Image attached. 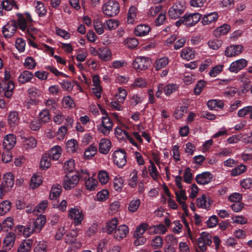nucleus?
I'll return each mask as SVG.
<instances>
[{
	"label": "nucleus",
	"instance_id": "nucleus-44",
	"mask_svg": "<svg viewBox=\"0 0 252 252\" xmlns=\"http://www.w3.org/2000/svg\"><path fill=\"white\" fill-rule=\"evenodd\" d=\"M141 201L139 199L134 198L129 202L128 210L131 213L135 212L139 208Z\"/></svg>",
	"mask_w": 252,
	"mask_h": 252
},
{
	"label": "nucleus",
	"instance_id": "nucleus-39",
	"mask_svg": "<svg viewBox=\"0 0 252 252\" xmlns=\"http://www.w3.org/2000/svg\"><path fill=\"white\" fill-rule=\"evenodd\" d=\"M137 16V8L134 6H131L128 10L127 21L128 24H133L135 21Z\"/></svg>",
	"mask_w": 252,
	"mask_h": 252
},
{
	"label": "nucleus",
	"instance_id": "nucleus-11",
	"mask_svg": "<svg viewBox=\"0 0 252 252\" xmlns=\"http://www.w3.org/2000/svg\"><path fill=\"white\" fill-rule=\"evenodd\" d=\"M149 58L144 57H138L133 62V67L135 69L145 70L150 65Z\"/></svg>",
	"mask_w": 252,
	"mask_h": 252
},
{
	"label": "nucleus",
	"instance_id": "nucleus-5",
	"mask_svg": "<svg viewBox=\"0 0 252 252\" xmlns=\"http://www.w3.org/2000/svg\"><path fill=\"white\" fill-rule=\"evenodd\" d=\"M212 235L206 232H202L197 239V244L201 252H205L207 249V246H210L212 243Z\"/></svg>",
	"mask_w": 252,
	"mask_h": 252
},
{
	"label": "nucleus",
	"instance_id": "nucleus-2",
	"mask_svg": "<svg viewBox=\"0 0 252 252\" xmlns=\"http://www.w3.org/2000/svg\"><path fill=\"white\" fill-rule=\"evenodd\" d=\"M113 122L108 116H102L101 122L96 126L97 130L104 135L107 136L113 129Z\"/></svg>",
	"mask_w": 252,
	"mask_h": 252
},
{
	"label": "nucleus",
	"instance_id": "nucleus-9",
	"mask_svg": "<svg viewBox=\"0 0 252 252\" xmlns=\"http://www.w3.org/2000/svg\"><path fill=\"white\" fill-rule=\"evenodd\" d=\"M79 181L78 175L67 174L63 179V187L65 190H70L78 184Z\"/></svg>",
	"mask_w": 252,
	"mask_h": 252
},
{
	"label": "nucleus",
	"instance_id": "nucleus-58",
	"mask_svg": "<svg viewBox=\"0 0 252 252\" xmlns=\"http://www.w3.org/2000/svg\"><path fill=\"white\" fill-rule=\"evenodd\" d=\"M207 44L210 49L216 50L221 47L222 41L219 39H214L209 40Z\"/></svg>",
	"mask_w": 252,
	"mask_h": 252
},
{
	"label": "nucleus",
	"instance_id": "nucleus-62",
	"mask_svg": "<svg viewBox=\"0 0 252 252\" xmlns=\"http://www.w3.org/2000/svg\"><path fill=\"white\" fill-rule=\"evenodd\" d=\"M223 64L217 65L211 68L209 72V74L211 77H215L220 73L223 68Z\"/></svg>",
	"mask_w": 252,
	"mask_h": 252
},
{
	"label": "nucleus",
	"instance_id": "nucleus-20",
	"mask_svg": "<svg viewBox=\"0 0 252 252\" xmlns=\"http://www.w3.org/2000/svg\"><path fill=\"white\" fill-rule=\"evenodd\" d=\"M151 31L150 27L146 24L138 25L134 30L135 34L138 36H144L148 34Z\"/></svg>",
	"mask_w": 252,
	"mask_h": 252
},
{
	"label": "nucleus",
	"instance_id": "nucleus-21",
	"mask_svg": "<svg viewBox=\"0 0 252 252\" xmlns=\"http://www.w3.org/2000/svg\"><path fill=\"white\" fill-rule=\"evenodd\" d=\"M32 244L33 241L32 239H25L19 245L17 252H29Z\"/></svg>",
	"mask_w": 252,
	"mask_h": 252
},
{
	"label": "nucleus",
	"instance_id": "nucleus-13",
	"mask_svg": "<svg viewBox=\"0 0 252 252\" xmlns=\"http://www.w3.org/2000/svg\"><path fill=\"white\" fill-rule=\"evenodd\" d=\"M129 228L125 225H120L115 230L114 232V237L118 241H120L125 238L128 234Z\"/></svg>",
	"mask_w": 252,
	"mask_h": 252
},
{
	"label": "nucleus",
	"instance_id": "nucleus-57",
	"mask_svg": "<svg viewBox=\"0 0 252 252\" xmlns=\"http://www.w3.org/2000/svg\"><path fill=\"white\" fill-rule=\"evenodd\" d=\"M35 11L39 17H42L46 13L44 4L40 1L36 2Z\"/></svg>",
	"mask_w": 252,
	"mask_h": 252
},
{
	"label": "nucleus",
	"instance_id": "nucleus-56",
	"mask_svg": "<svg viewBox=\"0 0 252 252\" xmlns=\"http://www.w3.org/2000/svg\"><path fill=\"white\" fill-rule=\"evenodd\" d=\"M148 228V223H142L140 224L137 227L133 234V236H143V234L145 233Z\"/></svg>",
	"mask_w": 252,
	"mask_h": 252
},
{
	"label": "nucleus",
	"instance_id": "nucleus-59",
	"mask_svg": "<svg viewBox=\"0 0 252 252\" xmlns=\"http://www.w3.org/2000/svg\"><path fill=\"white\" fill-rule=\"evenodd\" d=\"M137 172L133 170L129 175L128 185L131 188H135L137 184Z\"/></svg>",
	"mask_w": 252,
	"mask_h": 252
},
{
	"label": "nucleus",
	"instance_id": "nucleus-29",
	"mask_svg": "<svg viewBox=\"0 0 252 252\" xmlns=\"http://www.w3.org/2000/svg\"><path fill=\"white\" fill-rule=\"evenodd\" d=\"M46 221L45 216L40 215L34 220L33 223V227L35 229L37 232H39L44 226Z\"/></svg>",
	"mask_w": 252,
	"mask_h": 252
},
{
	"label": "nucleus",
	"instance_id": "nucleus-28",
	"mask_svg": "<svg viewBox=\"0 0 252 252\" xmlns=\"http://www.w3.org/2000/svg\"><path fill=\"white\" fill-rule=\"evenodd\" d=\"M180 56L183 59L189 61L194 58L195 52L191 48H185L182 50Z\"/></svg>",
	"mask_w": 252,
	"mask_h": 252
},
{
	"label": "nucleus",
	"instance_id": "nucleus-41",
	"mask_svg": "<svg viewBox=\"0 0 252 252\" xmlns=\"http://www.w3.org/2000/svg\"><path fill=\"white\" fill-rule=\"evenodd\" d=\"M119 25V21L117 20L114 19H110L106 20L104 23V26L105 29L109 31H112L116 29Z\"/></svg>",
	"mask_w": 252,
	"mask_h": 252
},
{
	"label": "nucleus",
	"instance_id": "nucleus-43",
	"mask_svg": "<svg viewBox=\"0 0 252 252\" xmlns=\"http://www.w3.org/2000/svg\"><path fill=\"white\" fill-rule=\"evenodd\" d=\"M62 105L66 109H72L75 107L73 99L69 95L65 96L62 99Z\"/></svg>",
	"mask_w": 252,
	"mask_h": 252
},
{
	"label": "nucleus",
	"instance_id": "nucleus-4",
	"mask_svg": "<svg viewBox=\"0 0 252 252\" xmlns=\"http://www.w3.org/2000/svg\"><path fill=\"white\" fill-rule=\"evenodd\" d=\"M185 8L184 2H176L169 8L168 15L171 19H177L184 13Z\"/></svg>",
	"mask_w": 252,
	"mask_h": 252
},
{
	"label": "nucleus",
	"instance_id": "nucleus-64",
	"mask_svg": "<svg viewBox=\"0 0 252 252\" xmlns=\"http://www.w3.org/2000/svg\"><path fill=\"white\" fill-rule=\"evenodd\" d=\"M64 119L65 116L63 115V113L62 111L58 110L55 113V115L53 118V120L56 124L61 125L63 124Z\"/></svg>",
	"mask_w": 252,
	"mask_h": 252
},
{
	"label": "nucleus",
	"instance_id": "nucleus-35",
	"mask_svg": "<svg viewBox=\"0 0 252 252\" xmlns=\"http://www.w3.org/2000/svg\"><path fill=\"white\" fill-rule=\"evenodd\" d=\"M250 114V118L252 120V105H248L239 109L237 112V116L240 118L245 117Z\"/></svg>",
	"mask_w": 252,
	"mask_h": 252
},
{
	"label": "nucleus",
	"instance_id": "nucleus-18",
	"mask_svg": "<svg viewBox=\"0 0 252 252\" xmlns=\"http://www.w3.org/2000/svg\"><path fill=\"white\" fill-rule=\"evenodd\" d=\"M111 147V141L106 138L101 139L99 143V152L103 154H107Z\"/></svg>",
	"mask_w": 252,
	"mask_h": 252
},
{
	"label": "nucleus",
	"instance_id": "nucleus-32",
	"mask_svg": "<svg viewBox=\"0 0 252 252\" xmlns=\"http://www.w3.org/2000/svg\"><path fill=\"white\" fill-rule=\"evenodd\" d=\"M118 219L114 218L108 221L105 225V231L108 234H111L117 228Z\"/></svg>",
	"mask_w": 252,
	"mask_h": 252
},
{
	"label": "nucleus",
	"instance_id": "nucleus-22",
	"mask_svg": "<svg viewBox=\"0 0 252 252\" xmlns=\"http://www.w3.org/2000/svg\"><path fill=\"white\" fill-rule=\"evenodd\" d=\"M50 158L53 160H57L60 158L62 153V149L59 145L53 147L47 153Z\"/></svg>",
	"mask_w": 252,
	"mask_h": 252
},
{
	"label": "nucleus",
	"instance_id": "nucleus-3",
	"mask_svg": "<svg viewBox=\"0 0 252 252\" xmlns=\"http://www.w3.org/2000/svg\"><path fill=\"white\" fill-rule=\"evenodd\" d=\"M68 216L73 221L75 225H80L84 219L83 211L77 206L70 208L68 210Z\"/></svg>",
	"mask_w": 252,
	"mask_h": 252
},
{
	"label": "nucleus",
	"instance_id": "nucleus-50",
	"mask_svg": "<svg viewBox=\"0 0 252 252\" xmlns=\"http://www.w3.org/2000/svg\"><path fill=\"white\" fill-rule=\"evenodd\" d=\"M163 240L159 236H155L152 240L151 245L155 249H159L162 247Z\"/></svg>",
	"mask_w": 252,
	"mask_h": 252
},
{
	"label": "nucleus",
	"instance_id": "nucleus-23",
	"mask_svg": "<svg viewBox=\"0 0 252 252\" xmlns=\"http://www.w3.org/2000/svg\"><path fill=\"white\" fill-rule=\"evenodd\" d=\"M15 240L13 233H9L3 239V248L6 250H10L14 246Z\"/></svg>",
	"mask_w": 252,
	"mask_h": 252
},
{
	"label": "nucleus",
	"instance_id": "nucleus-16",
	"mask_svg": "<svg viewBox=\"0 0 252 252\" xmlns=\"http://www.w3.org/2000/svg\"><path fill=\"white\" fill-rule=\"evenodd\" d=\"M16 29L17 27L14 22L9 23L3 26L2 32L5 38H10L14 34Z\"/></svg>",
	"mask_w": 252,
	"mask_h": 252
},
{
	"label": "nucleus",
	"instance_id": "nucleus-34",
	"mask_svg": "<svg viewBox=\"0 0 252 252\" xmlns=\"http://www.w3.org/2000/svg\"><path fill=\"white\" fill-rule=\"evenodd\" d=\"M78 144L76 140L71 139L68 140L66 143V149L68 152L74 153L78 149Z\"/></svg>",
	"mask_w": 252,
	"mask_h": 252
},
{
	"label": "nucleus",
	"instance_id": "nucleus-63",
	"mask_svg": "<svg viewBox=\"0 0 252 252\" xmlns=\"http://www.w3.org/2000/svg\"><path fill=\"white\" fill-rule=\"evenodd\" d=\"M178 89V85L176 84H168L163 88L164 94L168 96Z\"/></svg>",
	"mask_w": 252,
	"mask_h": 252
},
{
	"label": "nucleus",
	"instance_id": "nucleus-47",
	"mask_svg": "<svg viewBox=\"0 0 252 252\" xmlns=\"http://www.w3.org/2000/svg\"><path fill=\"white\" fill-rule=\"evenodd\" d=\"M34 249V252H47V242L44 240L37 241Z\"/></svg>",
	"mask_w": 252,
	"mask_h": 252
},
{
	"label": "nucleus",
	"instance_id": "nucleus-33",
	"mask_svg": "<svg viewBox=\"0 0 252 252\" xmlns=\"http://www.w3.org/2000/svg\"><path fill=\"white\" fill-rule=\"evenodd\" d=\"M36 140L32 137L25 138L23 141V148L25 150H29L35 148L36 146Z\"/></svg>",
	"mask_w": 252,
	"mask_h": 252
},
{
	"label": "nucleus",
	"instance_id": "nucleus-25",
	"mask_svg": "<svg viewBox=\"0 0 252 252\" xmlns=\"http://www.w3.org/2000/svg\"><path fill=\"white\" fill-rule=\"evenodd\" d=\"M33 78V74L28 70L22 71L18 77V81L21 84H25L30 82Z\"/></svg>",
	"mask_w": 252,
	"mask_h": 252
},
{
	"label": "nucleus",
	"instance_id": "nucleus-38",
	"mask_svg": "<svg viewBox=\"0 0 252 252\" xmlns=\"http://www.w3.org/2000/svg\"><path fill=\"white\" fill-rule=\"evenodd\" d=\"M208 108L210 110H217L218 108H222L224 103L222 101L216 99L209 100L207 103Z\"/></svg>",
	"mask_w": 252,
	"mask_h": 252
},
{
	"label": "nucleus",
	"instance_id": "nucleus-17",
	"mask_svg": "<svg viewBox=\"0 0 252 252\" xmlns=\"http://www.w3.org/2000/svg\"><path fill=\"white\" fill-rule=\"evenodd\" d=\"M33 226V225L32 223H29L27 226L19 225L17 229L20 232L22 233L24 236L28 237L34 232H36L35 229Z\"/></svg>",
	"mask_w": 252,
	"mask_h": 252
},
{
	"label": "nucleus",
	"instance_id": "nucleus-53",
	"mask_svg": "<svg viewBox=\"0 0 252 252\" xmlns=\"http://www.w3.org/2000/svg\"><path fill=\"white\" fill-rule=\"evenodd\" d=\"M175 195L176 200L179 203H182L188 199L186 191L183 189L175 191Z\"/></svg>",
	"mask_w": 252,
	"mask_h": 252
},
{
	"label": "nucleus",
	"instance_id": "nucleus-14",
	"mask_svg": "<svg viewBox=\"0 0 252 252\" xmlns=\"http://www.w3.org/2000/svg\"><path fill=\"white\" fill-rule=\"evenodd\" d=\"M16 137L13 134H7L4 138L2 146L7 150H11L15 145Z\"/></svg>",
	"mask_w": 252,
	"mask_h": 252
},
{
	"label": "nucleus",
	"instance_id": "nucleus-55",
	"mask_svg": "<svg viewBox=\"0 0 252 252\" xmlns=\"http://www.w3.org/2000/svg\"><path fill=\"white\" fill-rule=\"evenodd\" d=\"M40 122L45 124L50 120L49 110L47 108L43 109L39 114Z\"/></svg>",
	"mask_w": 252,
	"mask_h": 252
},
{
	"label": "nucleus",
	"instance_id": "nucleus-6",
	"mask_svg": "<svg viewBox=\"0 0 252 252\" xmlns=\"http://www.w3.org/2000/svg\"><path fill=\"white\" fill-rule=\"evenodd\" d=\"M18 16L17 23L19 29L23 32L27 30L29 27L28 24L32 22V16L30 13L25 12L24 14L17 13Z\"/></svg>",
	"mask_w": 252,
	"mask_h": 252
},
{
	"label": "nucleus",
	"instance_id": "nucleus-15",
	"mask_svg": "<svg viewBox=\"0 0 252 252\" xmlns=\"http://www.w3.org/2000/svg\"><path fill=\"white\" fill-rule=\"evenodd\" d=\"M213 175L209 172H204L196 176V182L199 185H206L211 182Z\"/></svg>",
	"mask_w": 252,
	"mask_h": 252
},
{
	"label": "nucleus",
	"instance_id": "nucleus-46",
	"mask_svg": "<svg viewBox=\"0 0 252 252\" xmlns=\"http://www.w3.org/2000/svg\"><path fill=\"white\" fill-rule=\"evenodd\" d=\"M124 187V179L122 177L116 176L113 181V187L115 190L120 191Z\"/></svg>",
	"mask_w": 252,
	"mask_h": 252
},
{
	"label": "nucleus",
	"instance_id": "nucleus-36",
	"mask_svg": "<svg viewBox=\"0 0 252 252\" xmlns=\"http://www.w3.org/2000/svg\"><path fill=\"white\" fill-rule=\"evenodd\" d=\"M5 86L4 87L3 89L4 91V94L6 97L9 98L13 94V90L15 87L14 84L12 81H9L7 83L5 82Z\"/></svg>",
	"mask_w": 252,
	"mask_h": 252
},
{
	"label": "nucleus",
	"instance_id": "nucleus-7",
	"mask_svg": "<svg viewBox=\"0 0 252 252\" xmlns=\"http://www.w3.org/2000/svg\"><path fill=\"white\" fill-rule=\"evenodd\" d=\"M114 163L119 167H123L126 164V153L122 149L115 151L112 155Z\"/></svg>",
	"mask_w": 252,
	"mask_h": 252
},
{
	"label": "nucleus",
	"instance_id": "nucleus-27",
	"mask_svg": "<svg viewBox=\"0 0 252 252\" xmlns=\"http://www.w3.org/2000/svg\"><path fill=\"white\" fill-rule=\"evenodd\" d=\"M7 122L10 127H15L17 126L19 122V117L16 111H11L9 113Z\"/></svg>",
	"mask_w": 252,
	"mask_h": 252
},
{
	"label": "nucleus",
	"instance_id": "nucleus-45",
	"mask_svg": "<svg viewBox=\"0 0 252 252\" xmlns=\"http://www.w3.org/2000/svg\"><path fill=\"white\" fill-rule=\"evenodd\" d=\"M229 30L230 26L228 25L223 24L215 29L214 34L216 36H220L226 34Z\"/></svg>",
	"mask_w": 252,
	"mask_h": 252
},
{
	"label": "nucleus",
	"instance_id": "nucleus-49",
	"mask_svg": "<svg viewBox=\"0 0 252 252\" xmlns=\"http://www.w3.org/2000/svg\"><path fill=\"white\" fill-rule=\"evenodd\" d=\"M98 178L101 184H106L109 180L108 173L104 170H100L98 172Z\"/></svg>",
	"mask_w": 252,
	"mask_h": 252
},
{
	"label": "nucleus",
	"instance_id": "nucleus-51",
	"mask_svg": "<svg viewBox=\"0 0 252 252\" xmlns=\"http://www.w3.org/2000/svg\"><path fill=\"white\" fill-rule=\"evenodd\" d=\"M97 185V181L91 177H88L85 182V186L86 189L89 190H94L96 188Z\"/></svg>",
	"mask_w": 252,
	"mask_h": 252
},
{
	"label": "nucleus",
	"instance_id": "nucleus-24",
	"mask_svg": "<svg viewBox=\"0 0 252 252\" xmlns=\"http://www.w3.org/2000/svg\"><path fill=\"white\" fill-rule=\"evenodd\" d=\"M149 162L150 165L148 167L149 175L153 180L158 181L160 174L154 162L150 160Z\"/></svg>",
	"mask_w": 252,
	"mask_h": 252
},
{
	"label": "nucleus",
	"instance_id": "nucleus-37",
	"mask_svg": "<svg viewBox=\"0 0 252 252\" xmlns=\"http://www.w3.org/2000/svg\"><path fill=\"white\" fill-rule=\"evenodd\" d=\"M62 190V186L60 185L53 186L50 190V198L52 200L56 199L60 195Z\"/></svg>",
	"mask_w": 252,
	"mask_h": 252
},
{
	"label": "nucleus",
	"instance_id": "nucleus-48",
	"mask_svg": "<svg viewBox=\"0 0 252 252\" xmlns=\"http://www.w3.org/2000/svg\"><path fill=\"white\" fill-rule=\"evenodd\" d=\"M94 27L96 32L99 34H102L104 32V24H103L102 21L99 19H96L93 22Z\"/></svg>",
	"mask_w": 252,
	"mask_h": 252
},
{
	"label": "nucleus",
	"instance_id": "nucleus-12",
	"mask_svg": "<svg viewBox=\"0 0 252 252\" xmlns=\"http://www.w3.org/2000/svg\"><path fill=\"white\" fill-rule=\"evenodd\" d=\"M184 16L185 20V25L187 27H192L200 20L201 15L198 13H193L186 14Z\"/></svg>",
	"mask_w": 252,
	"mask_h": 252
},
{
	"label": "nucleus",
	"instance_id": "nucleus-60",
	"mask_svg": "<svg viewBox=\"0 0 252 252\" xmlns=\"http://www.w3.org/2000/svg\"><path fill=\"white\" fill-rule=\"evenodd\" d=\"M126 95V91L122 88H119L118 90V94L116 95V99L118 102L123 103Z\"/></svg>",
	"mask_w": 252,
	"mask_h": 252
},
{
	"label": "nucleus",
	"instance_id": "nucleus-26",
	"mask_svg": "<svg viewBox=\"0 0 252 252\" xmlns=\"http://www.w3.org/2000/svg\"><path fill=\"white\" fill-rule=\"evenodd\" d=\"M112 54L110 50L106 47L99 48L98 57L104 61H109L111 59Z\"/></svg>",
	"mask_w": 252,
	"mask_h": 252
},
{
	"label": "nucleus",
	"instance_id": "nucleus-31",
	"mask_svg": "<svg viewBox=\"0 0 252 252\" xmlns=\"http://www.w3.org/2000/svg\"><path fill=\"white\" fill-rule=\"evenodd\" d=\"M52 159L49 156V154L47 153H45L42 156L40 162V167L42 170H47L51 166V160Z\"/></svg>",
	"mask_w": 252,
	"mask_h": 252
},
{
	"label": "nucleus",
	"instance_id": "nucleus-10",
	"mask_svg": "<svg viewBox=\"0 0 252 252\" xmlns=\"http://www.w3.org/2000/svg\"><path fill=\"white\" fill-rule=\"evenodd\" d=\"M248 65V61L245 59H240L232 62L228 68L230 72L237 73Z\"/></svg>",
	"mask_w": 252,
	"mask_h": 252
},
{
	"label": "nucleus",
	"instance_id": "nucleus-40",
	"mask_svg": "<svg viewBox=\"0 0 252 252\" xmlns=\"http://www.w3.org/2000/svg\"><path fill=\"white\" fill-rule=\"evenodd\" d=\"M42 177L39 175L34 174L31 179L30 187L32 189L38 187L42 183Z\"/></svg>",
	"mask_w": 252,
	"mask_h": 252
},
{
	"label": "nucleus",
	"instance_id": "nucleus-61",
	"mask_svg": "<svg viewBox=\"0 0 252 252\" xmlns=\"http://www.w3.org/2000/svg\"><path fill=\"white\" fill-rule=\"evenodd\" d=\"M247 167L244 164H240L231 171V176L235 177L240 175L246 171Z\"/></svg>",
	"mask_w": 252,
	"mask_h": 252
},
{
	"label": "nucleus",
	"instance_id": "nucleus-8",
	"mask_svg": "<svg viewBox=\"0 0 252 252\" xmlns=\"http://www.w3.org/2000/svg\"><path fill=\"white\" fill-rule=\"evenodd\" d=\"M243 50L244 47L242 45H230L226 48L224 51V55L228 58L235 57L241 54Z\"/></svg>",
	"mask_w": 252,
	"mask_h": 252
},
{
	"label": "nucleus",
	"instance_id": "nucleus-52",
	"mask_svg": "<svg viewBox=\"0 0 252 252\" xmlns=\"http://www.w3.org/2000/svg\"><path fill=\"white\" fill-rule=\"evenodd\" d=\"M169 63V59L167 57H163L157 60L156 62V70H159L165 67Z\"/></svg>",
	"mask_w": 252,
	"mask_h": 252
},
{
	"label": "nucleus",
	"instance_id": "nucleus-19",
	"mask_svg": "<svg viewBox=\"0 0 252 252\" xmlns=\"http://www.w3.org/2000/svg\"><path fill=\"white\" fill-rule=\"evenodd\" d=\"M219 15L216 12H211L204 15L201 19V23L203 25H208L215 22L218 19Z\"/></svg>",
	"mask_w": 252,
	"mask_h": 252
},
{
	"label": "nucleus",
	"instance_id": "nucleus-30",
	"mask_svg": "<svg viewBox=\"0 0 252 252\" xmlns=\"http://www.w3.org/2000/svg\"><path fill=\"white\" fill-rule=\"evenodd\" d=\"M196 205L199 208L208 209L210 206V199L205 195H202L197 199Z\"/></svg>",
	"mask_w": 252,
	"mask_h": 252
},
{
	"label": "nucleus",
	"instance_id": "nucleus-54",
	"mask_svg": "<svg viewBox=\"0 0 252 252\" xmlns=\"http://www.w3.org/2000/svg\"><path fill=\"white\" fill-rule=\"evenodd\" d=\"M11 208V203L8 200H4L0 203V216L7 213Z\"/></svg>",
	"mask_w": 252,
	"mask_h": 252
},
{
	"label": "nucleus",
	"instance_id": "nucleus-42",
	"mask_svg": "<svg viewBox=\"0 0 252 252\" xmlns=\"http://www.w3.org/2000/svg\"><path fill=\"white\" fill-rule=\"evenodd\" d=\"M1 6L2 9L6 11L11 10L13 7L18 9V6L16 4L13 0H2L1 2Z\"/></svg>",
	"mask_w": 252,
	"mask_h": 252
},
{
	"label": "nucleus",
	"instance_id": "nucleus-1",
	"mask_svg": "<svg viewBox=\"0 0 252 252\" xmlns=\"http://www.w3.org/2000/svg\"><path fill=\"white\" fill-rule=\"evenodd\" d=\"M119 3L115 0H109L102 6V13L109 17H115L120 11Z\"/></svg>",
	"mask_w": 252,
	"mask_h": 252
}]
</instances>
